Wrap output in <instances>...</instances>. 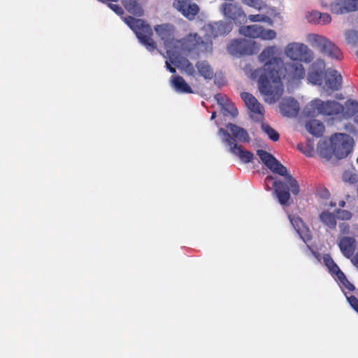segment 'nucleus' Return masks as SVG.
<instances>
[{
    "label": "nucleus",
    "mask_w": 358,
    "mask_h": 358,
    "mask_svg": "<svg viewBox=\"0 0 358 358\" xmlns=\"http://www.w3.org/2000/svg\"><path fill=\"white\" fill-rule=\"evenodd\" d=\"M280 53L274 45L264 48L258 57L259 62L264 63V66L251 73V78L257 81L260 93L269 103L275 102L282 96L284 91L282 80L287 78L294 82L304 78L306 75L303 64L297 62L285 64L278 57Z\"/></svg>",
    "instance_id": "1"
},
{
    "label": "nucleus",
    "mask_w": 358,
    "mask_h": 358,
    "mask_svg": "<svg viewBox=\"0 0 358 358\" xmlns=\"http://www.w3.org/2000/svg\"><path fill=\"white\" fill-rule=\"evenodd\" d=\"M257 155L262 163L272 172L285 176L286 184L281 180H275L273 186L279 203L282 206H289L291 203L289 191L294 195H297L299 193L300 188L298 182L287 173V168L271 153L266 150H258Z\"/></svg>",
    "instance_id": "2"
},
{
    "label": "nucleus",
    "mask_w": 358,
    "mask_h": 358,
    "mask_svg": "<svg viewBox=\"0 0 358 358\" xmlns=\"http://www.w3.org/2000/svg\"><path fill=\"white\" fill-rule=\"evenodd\" d=\"M124 21L148 50L152 52L157 49L156 43L152 38V30L148 24L141 19H136L131 16L125 17Z\"/></svg>",
    "instance_id": "3"
},
{
    "label": "nucleus",
    "mask_w": 358,
    "mask_h": 358,
    "mask_svg": "<svg viewBox=\"0 0 358 358\" xmlns=\"http://www.w3.org/2000/svg\"><path fill=\"white\" fill-rule=\"evenodd\" d=\"M343 110V106L336 101H324L320 99H315L306 106V113L310 117L318 115L333 116L342 113Z\"/></svg>",
    "instance_id": "4"
},
{
    "label": "nucleus",
    "mask_w": 358,
    "mask_h": 358,
    "mask_svg": "<svg viewBox=\"0 0 358 358\" xmlns=\"http://www.w3.org/2000/svg\"><path fill=\"white\" fill-rule=\"evenodd\" d=\"M183 45L189 52L197 56L213 52V41L208 34L200 36L196 33H190L184 38Z\"/></svg>",
    "instance_id": "5"
},
{
    "label": "nucleus",
    "mask_w": 358,
    "mask_h": 358,
    "mask_svg": "<svg viewBox=\"0 0 358 358\" xmlns=\"http://www.w3.org/2000/svg\"><path fill=\"white\" fill-rule=\"evenodd\" d=\"M331 142L334 155L338 159H343L352 151L354 141L348 134L337 133L331 136Z\"/></svg>",
    "instance_id": "6"
},
{
    "label": "nucleus",
    "mask_w": 358,
    "mask_h": 358,
    "mask_svg": "<svg viewBox=\"0 0 358 358\" xmlns=\"http://www.w3.org/2000/svg\"><path fill=\"white\" fill-rule=\"evenodd\" d=\"M287 57L296 62H310L313 59V51L303 43H291L285 49Z\"/></svg>",
    "instance_id": "7"
},
{
    "label": "nucleus",
    "mask_w": 358,
    "mask_h": 358,
    "mask_svg": "<svg viewBox=\"0 0 358 358\" xmlns=\"http://www.w3.org/2000/svg\"><path fill=\"white\" fill-rule=\"evenodd\" d=\"M220 132L224 135V141L230 146V151L232 154L238 157L240 160L245 164L251 162L252 161L254 158V155L252 152L248 150H243L241 148V145H238L235 142L234 138L227 131L224 130V129H220Z\"/></svg>",
    "instance_id": "8"
},
{
    "label": "nucleus",
    "mask_w": 358,
    "mask_h": 358,
    "mask_svg": "<svg viewBox=\"0 0 358 358\" xmlns=\"http://www.w3.org/2000/svg\"><path fill=\"white\" fill-rule=\"evenodd\" d=\"M220 10L224 17L235 24H241L246 20V15L241 6L234 3H223Z\"/></svg>",
    "instance_id": "9"
},
{
    "label": "nucleus",
    "mask_w": 358,
    "mask_h": 358,
    "mask_svg": "<svg viewBox=\"0 0 358 358\" xmlns=\"http://www.w3.org/2000/svg\"><path fill=\"white\" fill-rule=\"evenodd\" d=\"M241 34L249 38H260L263 40H272L275 38L276 33L272 29H265L262 26L252 24L241 26L239 29Z\"/></svg>",
    "instance_id": "10"
},
{
    "label": "nucleus",
    "mask_w": 358,
    "mask_h": 358,
    "mask_svg": "<svg viewBox=\"0 0 358 358\" xmlns=\"http://www.w3.org/2000/svg\"><path fill=\"white\" fill-rule=\"evenodd\" d=\"M315 42L317 43L320 50L324 55H327L332 59L341 60L343 58V54L340 49L327 38L322 36H316Z\"/></svg>",
    "instance_id": "11"
},
{
    "label": "nucleus",
    "mask_w": 358,
    "mask_h": 358,
    "mask_svg": "<svg viewBox=\"0 0 358 358\" xmlns=\"http://www.w3.org/2000/svg\"><path fill=\"white\" fill-rule=\"evenodd\" d=\"M241 96L248 108L253 113L252 118L262 119L264 113L263 105L250 93L242 92Z\"/></svg>",
    "instance_id": "12"
},
{
    "label": "nucleus",
    "mask_w": 358,
    "mask_h": 358,
    "mask_svg": "<svg viewBox=\"0 0 358 358\" xmlns=\"http://www.w3.org/2000/svg\"><path fill=\"white\" fill-rule=\"evenodd\" d=\"M227 51L231 55H244L252 54L250 41L245 39H235L227 45Z\"/></svg>",
    "instance_id": "13"
},
{
    "label": "nucleus",
    "mask_w": 358,
    "mask_h": 358,
    "mask_svg": "<svg viewBox=\"0 0 358 358\" xmlns=\"http://www.w3.org/2000/svg\"><path fill=\"white\" fill-rule=\"evenodd\" d=\"M330 10L336 15L358 10V0H337L330 4Z\"/></svg>",
    "instance_id": "14"
},
{
    "label": "nucleus",
    "mask_w": 358,
    "mask_h": 358,
    "mask_svg": "<svg viewBox=\"0 0 358 358\" xmlns=\"http://www.w3.org/2000/svg\"><path fill=\"white\" fill-rule=\"evenodd\" d=\"M157 34L163 41L165 47H171L174 39L175 29L173 25L170 24H162L155 27Z\"/></svg>",
    "instance_id": "15"
},
{
    "label": "nucleus",
    "mask_w": 358,
    "mask_h": 358,
    "mask_svg": "<svg viewBox=\"0 0 358 358\" xmlns=\"http://www.w3.org/2000/svg\"><path fill=\"white\" fill-rule=\"evenodd\" d=\"M280 113L287 117H296L299 112V104L294 98H285L279 105Z\"/></svg>",
    "instance_id": "16"
},
{
    "label": "nucleus",
    "mask_w": 358,
    "mask_h": 358,
    "mask_svg": "<svg viewBox=\"0 0 358 358\" xmlns=\"http://www.w3.org/2000/svg\"><path fill=\"white\" fill-rule=\"evenodd\" d=\"M324 65L322 64H313L309 69L307 80L315 85H321L324 78Z\"/></svg>",
    "instance_id": "17"
},
{
    "label": "nucleus",
    "mask_w": 358,
    "mask_h": 358,
    "mask_svg": "<svg viewBox=\"0 0 358 358\" xmlns=\"http://www.w3.org/2000/svg\"><path fill=\"white\" fill-rule=\"evenodd\" d=\"M209 36L211 38H215L220 36L228 34L232 29L231 23L218 21L210 24L207 27Z\"/></svg>",
    "instance_id": "18"
},
{
    "label": "nucleus",
    "mask_w": 358,
    "mask_h": 358,
    "mask_svg": "<svg viewBox=\"0 0 358 358\" xmlns=\"http://www.w3.org/2000/svg\"><path fill=\"white\" fill-rule=\"evenodd\" d=\"M338 247L342 254L347 258H350L355 254L357 241L353 237L343 236L339 238Z\"/></svg>",
    "instance_id": "19"
},
{
    "label": "nucleus",
    "mask_w": 358,
    "mask_h": 358,
    "mask_svg": "<svg viewBox=\"0 0 358 358\" xmlns=\"http://www.w3.org/2000/svg\"><path fill=\"white\" fill-rule=\"evenodd\" d=\"M325 83L327 87L332 91H337L342 85V76L336 70L329 69L325 74Z\"/></svg>",
    "instance_id": "20"
},
{
    "label": "nucleus",
    "mask_w": 358,
    "mask_h": 358,
    "mask_svg": "<svg viewBox=\"0 0 358 358\" xmlns=\"http://www.w3.org/2000/svg\"><path fill=\"white\" fill-rule=\"evenodd\" d=\"M226 127L230 130L234 137L238 141L246 143L250 142V137L245 129L232 123H228Z\"/></svg>",
    "instance_id": "21"
},
{
    "label": "nucleus",
    "mask_w": 358,
    "mask_h": 358,
    "mask_svg": "<svg viewBox=\"0 0 358 358\" xmlns=\"http://www.w3.org/2000/svg\"><path fill=\"white\" fill-rule=\"evenodd\" d=\"M305 127L310 134L316 137L321 136L324 131L323 123L315 119L308 121Z\"/></svg>",
    "instance_id": "22"
},
{
    "label": "nucleus",
    "mask_w": 358,
    "mask_h": 358,
    "mask_svg": "<svg viewBox=\"0 0 358 358\" xmlns=\"http://www.w3.org/2000/svg\"><path fill=\"white\" fill-rule=\"evenodd\" d=\"M124 8L131 14L141 17L143 15V10L140 3L136 0H122Z\"/></svg>",
    "instance_id": "23"
},
{
    "label": "nucleus",
    "mask_w": 358,
    "mask_h": 358,
    "mask_svg": "<svg viewBox=\"0 0 358 358\" xmlns=\"http://www.w3.org/2000/svg\"><path fill=\"white\" fill-rule=\"evenodd\" d=\"M320 221L330 229H335L336 227V216L328 210H324L320 214Z\"/></svg>",
    "instance_id": "24"
},
{
    "label": "nucleus",
    "mask_w": 358,
    "mask_h": 358,
    "mask_svg": "<svg viewBox=\"0 0 358 358\" xmlns=\"http://www.w3.org/2000/svg\"><path fill=\"white\" fill-rule=\"evenodd\" d=\"M172 83L176 90L178 92L187 94L193 92L191 87L186 83L185 79L180 76L173 77Z\"/></svg>",
    "instance_id": "25"
},
{
    "label": "nucleus",
    "mask_w": 358,
    "mask_h": 358,
    "mask_svg": "<svg viewBox=\"0 0 358 358\" xmlns=\"http://www.w3.org/2000/svg\"><path fill=\"white\" fill-rule=\"evenodd\" d=\"M199 73L206 79H212L214 72L210 65L206 61H199L196 64Z\"/></svg>",
    "instance_id": "26"
},
{
    "label": "nucleus",
    "mask_w": 358,
    "mask_h": 358,
    "mask_svg": "<svg viewBox=\"0 0 358 358\" xmlns=\"http://www.w3.org/2000/svg\"><path fill=\"white\" fill-rule=\"evenodd\" d=\"M289 220L294 228V229L296 231V232L300 235L301 238L304 240V238L302 236V234L304 231H309L308 229L305 227V224L301 217L296 215H289Z\"/></svg>",
    "instance_id": "27"
},
{
    "label": "nucleus",
    "mask_w": 358,
    "mask_h": 358,
    "mask_svg": "<svg viewBox=\"0 0 358 358\" xmlns=\"http://www.w3.org/2000/svg\"><path fill=\"white\" fill-rule=\"evenodd\" d=\"M261 127L271 141L275 142L279 140V134L268 124L262 123Z\"/></svg>",
    "instance_id": "28"
},
{
    "label": "nucleus",
    "mask_w": 358,
    "mask_h": 358,
    "mask_svg": "<svg viewBox=\"0 0 358 358\" xmlns=\"http://www.w3.org/2000/svg\"><path fill=\"white\" fill-rule=\"evenodd\" d=\"M336 218L341 220H350L352 217V213L347 210L338 208L335 210Z\"/></svg>",
    "instance_id": "29"
},
{
    "label": "nucleus",
    "mask_w": 358,
    "mask_h": 358,
    "mask_svg": "<svg viewBox=\"0 0 358 358\" xmlns=\"http://www.w3.org/2000/svg\"><path fill=\"white\" fill-rule=\"evenodd\" d=\"M248 19L251 22H268L270 24H272V20H271V18L266 15H250L248 16Z\"/></svg>",
    "instance_id": "30"
},
{
    "label": "nucleus",
    "mask_w": 358,
    "mask_h": 358,
    "mask_svg": "<svg viewBox=\"0 0 358 358\" xmlns=\"http://www.w3.org/2000/svg\"><path fill=\"white\" fill-rule=\"evenodd\" d=\"M312 15H314L315 17H317L319 19V22L322 24H328L331 22V17L329 14L328 13H322L318 11H315L312 13Z\"/></svg>",
    "instance_id": "31"
},
{
    "label": "nucleus",
    "mask_w": 358,
    "mask_h": 358,
    "mask_svg": "<svg viewBox=\"0 0 358 358\" xmlns=\"http://www.w3.org/2000/svg\"><path fill=\"white\" fill-rule=\"evenodd\" d=\"M242 2L258 10L262 9L264 6V3L262 0H242Z\"/></svg>",
    "instance_id": "32"
},
{
    "label": "nucleus",
    "mask_w": 358,
    "mask_h": 358,
    "mask_svg": "<svg viewBox=\"0 0 358 358\" xmlns=\"http://www.w3.org/2000/svg\"><path fill=\"white\" fill-rule=\"evenodd\" d=\"M222 108L226 111V115L229 114L233 117H236L238 115V110L231 101L227 103L226 107Z\"/></svg>",
    "instance_id": "33"
},
{
    "label": "nucleus",
    "mask_w": 358,
    "mask_h": 358,
    "mask_svg": "<svg viewBox=\"0 0 358 358\" xmlns=\"http://www.w3.org/2000/svg\"><path fill=\"white\" fill-rule=\"evenodd\" d=\"M215 99L217 101V103L221 106V107H226L227 103L229 101L228 98L222 94H215Z\"/></svg>",
    "instance_id": "34"
},
{
    "label": "nucleus",
    "mask_w": 358,
    "mask_h": 358,
    "mask_svg": "<svg viewBox=\"0 0 358 358\" xmlns=\"http://www.w3.org/2000/svg\"><path fill=\"white\" fill-rule=\"evenodd\" d=\"M320 155L327 160H329L332 156L331 149L329 148H324L320 150Z\"/></svg>",
    "instance_id": "35"
},
{
    "label": "nucleus",
    "mask_w": 358,
    "mask_h": 358,
    "mask_svg": "<svg viewBox=\"0 0 358 358\" xmlns=\"http://www.w3.org/2000/svg\"><path fill=\"white\" fill-rule=\"evenodd\" d=\"M348 301L350 304L351 307L358 313V299L355 296H347Z\"/></svg>",
    "instance_id": "36"
},
{
    "label": "nucleus",
    "mask_w": 358,
    "mask_h": 358,
    "mask_svg": "<svg viewBox=\"0 0 358 358\" xmlns=\"http://www.w3.org/2000/svg\"><path fill=\"white\" fill-rule=\"evenodd\" d=\"M340 232L342 234H349L350 232V227L348 223L342 222L339 224Z\"/></svg>",
    "instance_id": "37"
},
{
    "label": "nucleus",
    "mask_w": 358,
    "mask_h": 358,
    "mask_svg": "<svg viewBox=\"0 0 358 358\" xmlns=\"http://www.w3.org/2000/svg\"><path fill=\"white\" fill-rule=\"evenodd\" d=\"M108 6L111 10H113L115 13H116L118 15H122L124 13L122 8L117 4L110 3H108Z\"/></svg>",
    "instance_id": "38"
},
{
    "label": "nucleus",
    "mask_w": 358,
    "mask_h": 358,
    "mask_svg": "<svg viewBox=\"0 0 358 358\" xmlns=\"http://www.w3.org/2000/svg\"><path fill=\"white\" fill-rule=\"evenodd\" d=\"M323 260L328 268L336 264L329 255H324L323 257Z\"/></svg>",
    "instance_id": "39"
},
{
    "label": "nucleus",
    "mask_w": 358,
    "mask_h": 358,
    "mask_svg": "<svg viewBox=\"0 0 358 358\" xmlns=\"http://www.w3.org/2000/svg\"><path fill=\"white\" fill-rule=\"evenodd\" d=\"M343 178L345 181H348L350 183H355L357 182L356 176L353 174H350V176H348V173H344Z\"/></svg>",
    "instance_id": "40"
},
{
    "label": "nucleus",
    "mask_w": 358,
    "mask_h": 358,
    "mask_svg": "<svg viewBox=\"0 0 358 358\" xmlns=\"http://www.w3.org/2000/svg\"><path fill=\"white\" fill-rule=\"evenodd\" d=\"M341 283L349 291H353L355 289V286L347 279V278Z\"/></svg>",
    "instance_id": "41"
},
{
    "label": "nucleus",
    "mask_w": 358,
    "mask_h": 358,
    "mask_svg": "<svg viewBox=\"0 0 358 358\" xmlns=\"http://www.w3.org/2000/svg\"><path fill=\"white\" fill-rule=\"evenodd\" d=\"M329 270L331 273L335 275L341 271L336 264L330 267Z\"/></svg>",
    "instance_id": "42"
},
{
    "label": "nucleus",
    "mask_w": 358,
    "mask_h": 358,
    "mask_svg": "<svg viewBox=\"0 0 358 358\" xmlns=\"http://www.w3.org/2000/svg\"><path fill=\"white\" fill-rule=\"evenodd\" d=\"M336 275L341 282H342L346 278L345 275L342 271L336 273Z\"/></svg>",
    "instance_id": "43"
},
{
    "label": "nucleus",
    "mask_w": 358,
    "mask_h": 358,
    "mask_svg": "<svg viewBox=\"0 0 358 358\" xmlns=\"http://www.w3.org/2000/svg\"><path fill=\"white\" fill-rule=\"evenodd\" d=\"M166 67L171 73H176V69L172 67L170 63L168 61H166Z\"/></svg>",
    "instance_id": "44"
},
{
    "label": "nucleus",
    "mask_w": 358,
    "mask_h": 358,
    "mask_svg": "<svg viewBox=\"0 0 358 358\" xmlns=\"http://www.w3.org/2000/svg\"><path fill=\"white\" fill-rule=\"evenodd\" d=\"M352 262L355 265L358 266V250L355 255L353 257Z\"/></svg>",
    "instance_id": "45"
},
{
    "label": "nucleus",
    "mask_w": 358,
    "mask_h": 358,
    "mask_svg": "<svg viewBox=\"0 0 358 358\" xmlns=\"http://www.w3.org/2000/svg\"><path fill=\"white\" fill-rule=\"evenodd\" d=\"M329 195H330L329 192L327 189H325L324 190V192H323L322 196L324 198H328L329 196Z\"/></svg>",
    "instance_id": "46"
},
{
    "label": "nucleus",
    "mask_w": 358,
    "mask_h": 358,
    "mask_svg": "<svg viewBox=\"0 0 358 358\" xmlns=\"http://www.w3.org/2000/svg\"><path fill=\"white\" fill-rule=\"evenodd\" d=\"M338 206L341 208H343L345 206V201L343 200H341L338 202Z\"/></svg>",
    "instance_id": "47"
},
{
    "label": "nucleus",
    "mask_w": 358,
    "mask_h": 358,
    "mask_svg": "<svg viewBox=\"0 0 358 358\" xmlns=\"http://www.w3.org/2000/svg\"><path fill=\"white\" fill-rule=\"evenodd\" d=\"M354 120L355 122L358 124V114L355 116Z\"/></svg>",
    "instance_id": "48"
},
{
    "label": "nucleus",
    "mask_w": 358,
    "mask_h": 358,
    "mask_svg": "<svg viewBox=\"0 0 358 358\" xmlns=\"http://www.w3.org/2000/svg\"><path fill=\"white\" fill-rule=\"evenodd\" d=\"M215 116H216V113H215V112H213V113H212V115H211V117H210V118H211V120H212V119H214V118L215 117Z\"/></svg>",
    "instance_id": "49"
},
{
    "label": "nucleus",
    "mask_w": 358,
    "mask_h": 358,
    "mask_svg": "<svg viewBox=\"0 0 358 358\" xmlns=\"http://www.w3.org/2000/svg\"><path fill=\"white\" fill-rule=\"evenodd\" d=\"M273 180V178L271 176H267L266 178V181H269V180Z\"/></svg>",
    "instance_id": "50"
},
{
    "label": "nucleus",
    "mask_w": 358,
    "mask_h": 358,
    "mask_svg": "<svg viewBox=\"0 0 358 358\" xmlns=\"http://www.w3.org/2000/svg\"><path fill=\"white\" fill-rule=\"evenodd\" d=\"M336 203H334V202H332V201H331V202L330 203V206H331V207H335V206H336Z\"/></svg>",
    "instance_id": "51"
},
{
    "label": "nucleus",
    "mask_w": 358,
    "mask_h": 358,
    "mask_svg": "<svg viewBox=\"0 0 358 358\" xmlns=\"http://www.w3.org/2000/svg\"><path fill=\"white\" fill-rule=\"evenodd\" d=\"M355 103L356 107L358 108V103L357 101H355Z\"/></svg>",
    "instance_id": "52"
},
{
    "label": "nucleus",
    "mask_w": 358,
    "mask_h": 358,
    "mask_svg": "<svg viewBox=\"0 0 358 358\" xmlns=\"http://www.w3.org/2000/svg\"><path fill=\"white\" fill-rule=\"evenodd\" d=\"M357 163H358V157H357Z\"/></svg>",
    "instance_id": "53"
},
{
    "label": "nucleus",
    "mask_w": 358,
    "mask_h": 358,
    "mask_svg": "<svg viewBox=\"0 0 358 358\" xmlns=\"http://www.w3.org/2000/svg\"><path fill=\"white\" fill-rule=\"evenodd\" d=\"M357 57H358V52H357Z\"/></svg>",
    "instance_id": "54"
}]
</instances>
